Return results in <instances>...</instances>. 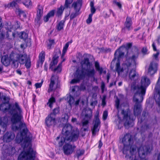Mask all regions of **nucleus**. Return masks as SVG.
I'll return each mask as SVG.
<instances>
[{
  "label": "nucleus",
  "instance_id": "obj_1",
  "mask_svg": "<svg viewBox=\"0 0 160 160\" xmlns=\"http://www.w3.org/2000/svg\"><path fill=\"white\" fill-rule=\"evenodd\" d=\"M0 109L4 112H8L11 115L10 118L12 123V129L13 131H19L16 138V142L19 143L23 142L24 144V149L26 145L28 144L32 136L24 122H21L22 116L21 108L17 102L11 105L8 103H3L1 104ZM36 152L29 145L28 149L24 150L19 155L18 160H34Z\"/></svg>",
  "mask_w": 160,
  "mask_h": 160
},
{
  "label": "nucleus",
  "instance_id": "obj_2",
  "mask_svg": "<svg viewBox=\"0 0 160 160\" xmlns=\"http://www.w3.org/2000/svg\"><path fill=\"white\" fill-rule=\"evenodd\" d=\"M62 136L61 138L58 137L56 138L58 140L59 147L63 146L64 153L67 155L72 154L76 148V146L70 142H74L78 139L79 131L78 128L72 129V126L70 124H66L63 127L62 132Z\"/></svg>",
  "mask_w": 160,
  "mask_h": 160
},
{
  "label": "nucleus",
  "instance_id": "obj_3",
  "mask_svg": "<svg viewBox=\"0 0 160 160\" xmlns=\"http://www.w3.org/2000/svg\"><path fill=\"white\" fill-rule=\"evenodd\" d=\"M82 70L81 71L77 70L74 75L75 78L72 79L71 84H74L79 82L84 78L85 76L88 78H94L96 71L93 67L89 61L88 58H84L81 62Z\"/></svg>",
  "mask_w": 160,
  "mask_h": 160
},
{
  "label": "nucleus",
  "instance_id": "obj_4",
  "mask_svg": "<svg viewBox=\"0 0 160 160\" xmlns=\"http://www.w3.org/2000/svg\"><path fill=\"white\" fill-rule=\"evenodd\" d=\"M135 140L134 137L130 133H127L124 135L122 140L123 145L122 152L124 154H127L129 150L132 155L136 151V146L133 145Z\"/></svg>",
  "mask_w": 160,
  "mask_h": 160
},
{
  "label": "nucleus",
  "instance_id": "obj_5",
  "mask_svg": "<svg viewBox=\"0 0 160 160\" xmlns=\"http://www.w3.org/2000/svg\"><path fill=\"white\" fill-rule=\"evenodd\" d=\"M138 54L137 53L127 59L125 63L122 64V68L120 65V61L117 62L116 64L115 70L118 74L119 75L123 72L127 73L129 69L132 67H134L136 64V60L138 58Z\"/></svg>",
  "mask_w": 160,
  "mask_h": 160
},
{
  "label": "nucleus",
  "instance_id": "obj_6",
  "mask_svg": "<svg viewBox=\"0 0 160 160\" xmlns=\"http://www.w3.org/2000/svg\"><path fill=\"white\" fill-rule=\"evenodd\" d=\"M150 79L146 76H143L142 77L141 83V86L133 85H132L131 90L135 94L137 95L141 94L142 97L145 95L146 88L150 84Z\"/></svg>",
  "mask_w": 160,
  "mask_h": 160
},
{
  "label": "nucleus",
  "instance_id": "obj_7",
  "mask_svg": "<svg viewBox=\"0 0 160 160\" xmlns=\"http://www.w3.org/2000/svg\"><path fill=\"white\" fill-rule=\"evenodd\" d=\"M82 3V0H77L72 2L71 8H73L74 12L71 13L70 18L72 20L80 14V11Z\"/></svg>",
  "mask_w": 160,
  "mask_h": 160
},
{
  "label": "nucleus",
  "instance_id": "obj_8",
  "mask_svg": "<svg viewBox=\"0 0 160 160\" xmlns=\"http://www.w3.org/2000/svg\"><path fill=\"white\" fill-rule=\"evenodd\" d=\"M137 95L139 97V99L140 100L142 101L143 100V97H142V95H138L137 94H134L133 98V101L134 102H136V103L134 105L133 112L134 115L135 116H137L139 115L142 111L141 105L138 103L139 98H136Z\"/></svg>",
  "mask_w": 160,
  "mask_h": 160
},
{
  "label": "nucleus",
  "instance_id": "obj_9",
  "mask_svg": "<svg viewBox=\"0 0 160 160\" xmlns=\"http://www.w3.org/2000/svg\"><path fill=\"white\" fill-rule=\"evenodd\" d=\"M122 114L124 115L123 120L125 121L124 126L125 127H132L133 125V121L134 120L132 114L129 115L127 112L122 110L121 112Z\"/></svg>",
  "mask_w": 160,
  "mask_h": 160
},
{
  "label": "nucleus",
  "instance_id": "obj_10",
  "mask_svg": "<svg viewBox=\"0 0 160 160\" xmlns=\"http://www.w3.org/2000/svg\"><path fill=\"white\" fill-rule=\"evenodd\" d=\"M101 122L99 118V112L97 111L94 116V119L93 121V127L91 129L92 134L95 136L97 132H98L100 126Z\"/></svg>",
  "mask_w": 160,
  "mask_h": 160
},
{
  "label": "nucleus",
  "instance_id": "obj_11",
  "mask_svg": "<svg viewBox=\"0 0 160 160\" xmlns=\"http://www.w3.org/2000/svg\"><path fill=\"white\" fill-rule=\"evenodd\" d=\"M45 123L48 127H54L57 124L55 116L53 115L52 113H50L46 118Z\"/></svg>",
  "mask_w": 160,
  "mask_h": 160
},
{
  "label": "nucleus",
  "instance_id": "obj_12",
  "mask_svg": "<svg viewBox=\"0 0 160 160\" xmlns=\"http://www.w3.org/2000/svg\"><path fill=\"white\" fill-rule=\"evenodd\" d=\"M137 59L136 60V61ZM136 62L135 66L134 67H132L130 69H129L127 73H126V75H128H128L129 78L132 81H135L137 80L139 78V75L138 72L136 70L133 69V68L136 67Z\"/></svg>",
  "mask_w": 160,
  "mask_h": 160
},
{
  "label": "nucleus",
  "instance_id": "obj_13",
  "mask_svg": "<svg viewBox=\"0 0 160 160\" xmlns=\"http://www.w3.org/2000/svg\"><path fill=\"white\" fill-rule=\"evenodd\" d=\"M158 67V63L153 61L150 64L148 70V73L151 75L154 74L157 71Z\"/></svg>",
  "mask_w": 160,
  "mask_h": 160
},
{
  "label": "nucleus",
  "instance_id": "obj_14",
  "mask_svg": "<svg viewBox=\"0 0 160 160\" xmlns=\"http://www.w3.org/2000/svg\"><path fill=\"white\" fill-rule=\"evenodd\" d=\"M15 137L14 134L11 132H8L3 135V140L4 142H9L12 140Z\"/></svg>",
  "mask_w": 160,
  "mask_h": 160
},
{
  "label": "nucleus",
  "instance_id": "obj_15",
  "mask_svg": "<svg viewBox=\"0 0 160 160\" xmlns=\"http://www.w3.org/2000/svg\"><path fill=\"white\" fill-rule=\"evenodd\" d=\"M122 47H120L114 53V58L112 62L113 63L116 59L117 61H119V59L123 57L124 55V52L121 50Z\"/></svg>",
  "mask_w": 160,
  "mask_h": 160
},
{
  "label": "nucleus",
  "instance_id": "obj_16",
  "mask_svg": "<svg viewBox=\"0 0 160 160\" xmlns=\"http://www.w3.org/2000/svg\"><path fill=\"white\" fill-rule=\"evenodd\" d=\"M132 21L131 18L127 17L124 23V27L122 29V30H124L125 29H126L128 31L131 30L132 29Z\"/></svg>",
  "mask_w": 160,
  "mask_h": 160
},
{
  "label": "nucleus",
  "instance_id": "obj_17",
  "mask_svg": "<svg viewBox=\"0 0 160 160\" xmlns=\"http://www.w3.org/2000/svg\"><path fill=\"white\" fill-rule=\"evenodd\" d=\"M19 2V0H13L12 2L4 4V6L5 8H14L17 6L18 3Z\"/></svg>",
  "mask_w": 160,
  "mask_h": 160
},
{
  "label": "nucleus",
  "instance_id": "obj_18",
  "mask_svg": "<svg viewBox=\"0 0 160 160\" xmlns=\"http://www.w3.org/2000/svg\"><path fill=\"white\" fill-rule=\"evenodd\" d=\"M8 122V119L6 116L0 117V125L3 128L6 129L7 127V124Z\"/></svg>",
  "mask_w": 160,
  "mask_h": 160
},
{
  "label": "nucleus",
  "instance_id": "obj_19",
  "mask_svg": "<svg viewBox=\"0 0 160 160\" xmlns=\"http://www.w3.org/2000/svg\"><path fill=\"white\" fill-rule=\"evenodd\" d=\"M18 58L19 61V62L21 64H24L25 63L28 59L27 55L26 54L19 55Z\"/></svg>",
  "mask_w": 160,
  "mask_h": 160
},
{
  "label": "nucleus",
  "instance_id": "obj_20",
  "mask_svg": "<svg viewBox=\"0 0 160 160\" xmlns=\"http://www.w3.org/2000/svg\"><path fill=\"white\" fill-rule=\"evenodd\" d=\"M94 66L96 70L99 72L100 75L102 73L105 74L106 73V71H103V68L102 67H100L99 63L98 61H96L95 62Z\"/></svg>",
  "mask_w": 160,
  "mask_h": 160
},
{
  "label": "nucleus",
  "instance_id": "obj_21",
  "mask_svg": "<svg viewBox=\"0 0 160 160\" xmlns=\"http://www.w3.org/2000/svg\"><path fill=\"white\" fill-rule=\"evenodd\" d=\"M1 61L2 63L6 66H8L10 63L9 58L6 56H4L2 57Z\"/></svg>",
  "mask_w": 160,
  "mask_h": 160
},
{
  "label": "nucleus",
  "instance_id": "obj_22",
  "mask_svg": "<svg viewBox=\"0 0 160 160\" xmlns=\"http://www.w3.org/2000/svg\"><path fill=\"white\" fill-rule=\"evenodd\" d=\"M65 8L62 6H61L57 9L56 15L58 17L61 16L62 13Z\"/></svg>",
  "mask_w": 160,
  "mask_h": 160
},
{
  "label": "nucleus",
  "instance_id": "obj_23",
  "mask_svg": "<svg viewBox=\"0 0 160 160\" xmlns=\"http://www.w3.org/2000/svg\"><path fill=\"white\" fill-rule=\"evenodd\" d=\"M45 52L44 51H42L39 55V60L41 64H42L45 60Z\"/></svg>",
  "mask_w": 160,
  "mask_h": 160
},
{
  "label": "nucleus",
  "instance_id": "obj_24",
  "mask_svg": "<svg viewBox=\"0 0 160 160\" xmlns=\"http://www.w3.org/2000/svg\"><path fill=\"white\" fill-rule=\"evenodd\" d=\"M41 16L37 15L35 20V24L36 26H39L41 23Z\"/></svg>",
  "mask_w": 160,
  "mask_h": 160
},
{
  "label": "nucleus",
  "instance_id": "obj_25",
  "mask_svg": "<svg viewBox=\"0 0 160 160\" xmlns=\"http://www.w3.org/2000/svg\"><path fill=\"white\" fill-rule=\"evenodd\" d=\"M65 21H61L57 25V29L60 31L63 29Z\"/></svg>",
  "mask_w": 160,
  "mask_h": 160
},
{
  "label": "nucleus",
  "instance_id": "obj_26",
  "mask_svg": "<svg viewBox=\"0 0 160 160\" xmlns=\"http://www.w3.org/2000/svg\"><path fill=\"white\" fill-rule=\"evenodd\" d=\"M43 8L42 6L38 5L37 9V15L41 16L43 14Z\"/></svg>",
  "mask_w": 160,
  "mask_h": 160
},
{
  "label": "nucleus",
  "instance_id": "obj_27",
  "mask_svg": "<svg viewBox=\"0 0 160 160\" xmlns=\"http://www.w3.org/2000/svg\"><path fill=\"white\" fill-rule=\"evenodd\" d=\"M55 102V98L53 97H52L48 100V102L47 103V104L48 105V106L49 107L51 108H52V105L53 103Z\"/></svg>",
  "mask_w": 160,
  "mask_h": 160
},
{
  "label": "nucleus",
  "instance_id": "obj_28",
  "mask_svg": "<svg viewBox=\"0 0 160 160\" xmlns=\"http://www.w3.org/2000/svg\"><path fill=\"white\" fill-rule=\"evenodd\" d=\"M69 42H67L64 47L62 50V52L61 56L62 58H63L65 55V53L66 52L67 49L68 48Z\"/></svg>",
  "mask_w": 160,
  "mask_h": 160
},
{
  "label": "nucleus",
  "instance_id": "obj_29",
  "mask_svg": "<svg viewBox=\"0 0 160 160\" xmlns=\"http://www.w3.org/2000/svg\"><path fill=\"white\" fill-rule=\"evenodd\" d=\"M19 37L20 38L25 40L28 38V35L25 32H22L19 34Z\"/></svg>",
  "mask_w": 160,
  "mask_h": 160
},
{
  "label": "nucleus",
  "instance_id": "obj_30",
  "mask_svg": "<svg viewBox=\"0 0 160 160\" xmlns=\"http://www.w3.org/2000/svg\"><path fill=\"white\" fill-rule=\"evenodd\" d=\"M73 0H65L64 7L68 8L69 7L70 5L72 2Z\"/></svg>",
  "mask_w": 160,
  "mask_h": 160
},
{
  "label": "nucleus",
  "instance_id": "obj_31",
  "mask_svg": "<svg viewBox=\"0 0 160 160\" xmlns=\"http://www.w3.org/2000/svg\"><path fill=\"white\" fill-rule=\"evenodd\" d=\"M54 84V82L52 80V78L51 79L50 82L49 84V88L48 90V92H50L52 91L53 89V85Z\"/></svg>",
  "mask_w": 160,
  "mask_h": 160
},
{
  "label": "nucleus",
  "instance_id": "obj_32",
  "mask_svg": "<svg viewBox=\"0 0 160 160\" xmlns=\"http://www.w3.org/2000/svg\"><path fill=\"white\" fill-rule=\"evenodd\" d=\"M55 44L54 40H49L47 42V48L48 49H50L52 46H53Z\"/></svg>",
  "mask_w": 160,
  "mask_h": 160
},
{
  "label": "nucleus",
  "instance_id": "obj_33",
  "mask_svg": "<svg viewBox=\"0 0 160 160\" xmlns=\"http://www.w3.org/2000/svg\"><path fill=\"white\" fill-rule=\"evenodd\" d=\"M84 152V151L83 150L78 149L76 152V156L77 158H78L80 156L82 155Z\"/></svg>",
  "mask_w": 160,
  "mask_h": 160
},
{
  "label": "nucleus",
  "instance_id": "obj_34",
  "mask_svg": "<svg viewBox=\"0 0 160 160\" xmlns=\"http://www.w3.org/2000/svg\"><path fill=\"white\" fill-rule=\"evenodd\" d=\"M92 111H91L90 113L88 114H86L85 115L84 118L83 119L84 120H88L89 122L92 117Z\"/></svg>",
  "mask_w": 160,
  "mask_h": 160
},
{
  "label": "nucleus",
  "instance_id": "obj_35",
  "mask_svg": "<svg viewBox=\"0 0 160 160\" xmlns=\"http://www.w3.org/2000/svg\"><path fill=\"white\" fill-rule=\"evenodd\" d=\"M68 102L70 105L74 103V99L71 95H69L68 97Z\"/></svg>",
  "mask_w": 160,
  "mask_h": 160
},
{
  "label": "nucleus",
  "instance_id": "obj_36",
  "mask_svg": "<svg viewBox=\"0 0 160 160\" xmlns=\"http://www.w3.org/2000/svg\"><path fill=\"white\" fill-rule=\"evenodd\" d=\"M147 114L146 112H143L141 117L139 118H138V122H140V123H141L145 119L146 116Z\"/></svg>",
  "mask_w": 160,
  "mask_h": 160
},
{
  "label": "nucleus",
  "instance_id": "obj_37",
  "mask_svg": "<svg viewBox=\"0 0 160 160\" xmlns=\"http://www.w3.org/2000/svg\"><path fill=\"white\" fill-rule=\"evenodd\" d=\"M112 3L114 5L118 6L119 9H121L122 8V4L120 2H117L116 0H114L112 1Z\"/></svg>",
  "mask_w": 160,
  "mask_h": 160
},
{
  "label": "nucleus",
  "instance_id": "obj_38",
  "mask_svg": "<svg viewBox=\"0 0 160 160\" xmlns=\"http://www.w3.org/2000/svg\"><path fill=\"white\" fill-rule=\"evenodd\" d=\"M65 61V59H63L61 63H59L57 68H54L53 70L54 71H57L58 72H60L61 71V68L62 66V63Z\"/></svg>",
  "mask_w": 160,
  "mask_h": 160
},
{
  "label": "nucleus",
  "instance_id": "obj_39",
  "mask_svg": "<svg viewBox=\"0 0 160 160\" xmlns=\"http://www.w3.org/2000/svg\"><path fill=\"white\" fill-rule=\"evenodd\" d=\"M23 3L27 7H28L32 5L31 1L30 0H25L23 1Z\"/></svg>",
  "mask_w": 160,
  "mask_h": 160
},
{
  "label": "nucleus",
  "instance_id": "obj_40",
  "mask_svg": "<svg viewBox=\"0 0 160 160\" xmlns=\"http://www.w3.org/2000/svg\"><path fill=\"white\" fill-rule=\"evenodd\" d=\"M159 54V52L158 51H157V52L155 54H153L152 55L153 60H156V61H158V56Z\"/></svg>",
  "mask_w": 160,
  "mask_h": 160
},
{
  "label": "nucleus",
  "instance_id": "obj_41",
  "mask_svg": "<svg viewBox=\"0 0 160 160\" xmlns=\"http://www.w3.org/2000/svg\"><path fill=\"white\" fill-rule=\"evenodd\" d=\"M58 62V59L53 58L52 61L51 62L50 64V68L52 69V67L56 64Z\"/></svg>",
  "mask_w": 160,
  "mask_h": 160
},
{
  "label": "nucleus",
  "instance_id": "obj_42",
  "mask_svg": "<svg viewBox=\"0 0 160 160\" xmlns=\"http://www.w3.org/2000/svg\"><path fill=\"white\" fill-rule=\"evenodd\" d=\"M19 65V62L17 60H14L13 61L12 63V67L15 68H17Z\"/></svg>",
  "mask_w": 160,
  "mask_h": 160
},
{
  "label": "nucleus",
  "instance_id": "obj_43",
  "mask_svg": "<svg viewBox=\"0 0 160 160\" xmlns=\"http://www.w3.org/2000/svg\"><path fill=\"white\" fill-rule=\"evenodd\" d=\"M59 112V107H57L54 108L53 110V115L55 116V115L58 114Z\"/></svg>",
  "mask_w": 160,
  "mask_h": 160
},
{
  "label": "nucleus",
  "instance_id": "obj_44",
  "mask_svg": "<svg viewBox=\"0 0 160 160\" xmlns=\"http://www.w3.org/2000/svg\"><path fill=\"white\" fill-rule=\"evenodd\" d=\"M55 10H53L49 12L47 14L49 18H50L51 17H53L55 13Z\"/></svg>",
  "mask_w": 160,
  "mask_h": 160
},
{
  "label": "nucleus",
  "instance_id": "obj_45",
  "mask_svg": "<svg viewBox=\"0 0 160 160\" xmlns=\"http://www.w3.org/2000/svg\"><path fill=\"white\" fill-rule=\"evenodd\" d=\"M61 54V52L59 50H58V51L54 54V56L53 58H55L58 59L59 58V55Z\"/></svg>",
  "mask_w": 160,
  "mask_h": 160
},
{
  "label": "nucleus",
  "instance_id": "obj_46",
  "mask_svg": "<svg viewBox=\"0 0 160 160\" xmlns=\"http://www.w3.org/2000/svg\"><path fill=\"white\" fill-rule=\"evenodd\" d=\"M19 14L20 16H22L24 18L27 17V12L22 10L19 11Z\"/></svg>",
  "mask_w": 160,
  "mask_h": 160
},
{
  "label": "nucleus",
  "instance_id": "obj_47",
  "mask_svg": "<svg viewBox=\"0 0 160 160\" xmlns=\"http://www.w3.org/2000/svg\"><path fill=\"white\" fill-rule=\"evenodd\" d=\"M92 14H89L88 17L86 20L87 23L89 24L92 21Z\"/></svg>",
  "mask_w": 160,
  "mask_h": 160
},
{
  "label": "nucleus",
  "instance_id": "obj_48",
  "mask_svg": "<svg viewBox=\"0 0 160 160\" xmlns=\"http://www.w3.org/2000/svg\"><path fill=\"white\" fill-rule=\"evenodd\" d=\"M108 116V112L107 111H104L103 113L102 118L103 120H105L107 119V116Z\"/></svg>",
  "mask_w": 160,
  "mask_h": 160
},
{
  "label": "nucleus",
  "instance_id": "obj_49",
  "mask_svg": "<svg viewBox=\"0 0 160 160\" xmlns=\"http://www.w3.org/2000/svg\"><path fill=\"white\" fill-rule=\"evenodd\" d=\"M25 42L26 43V46H30L31 45V40L29 38H27L24 40Z\"/></svg>",
  "mask_w": 160,
  "mask_h": 160
},
{
  "label": "nucleus",
  "instance_id": "obj_50",
  "mask_svg": "<svg viewBox=\"0 0 160 160\" xmlns=\"http://www.w3.org/2000/svg\"><path fill=\"white\" fill-rule=\"evenodd\" d=\"M25 66L28 68H29L31 66L30 62L29 61L28 59L25 62Z\"/></svg>",
  "mask_w": 160,
  "mask_h": 160
},
{
  "label": "nucleus",
  "instance_id": "obj_51",
  "mask_svg": "<svg viewBox=\"0 0 160 160\" xmlns=\"http://www.w3.org/2000/svg\"><path fill=\"white\" fill-rule=\"evenodd\" d=\"M42 81L40 83H37L35 84V86L36 88H39L41 87L42 86Z\"/></svg>",
  "mask_w": 160,
  "mask_h": 160
},
{
  "label": "nucleus",
  "instance_id": "obj_52",
  "mask_svg": "<svg viewBox=\"0 0 160 160\" xmlns=\"http://www.w3.org/2000/svg\"><path fill=\"white\" fill-rule=\"evenodd\" d=\"M115 105L117 109L118 110L119 105V100L118 98H117L116 100L115 101Z\"/></svg>",
  "mask_w": 160,
  "mask_h": 160
},
{
  "label": "nucleus",
  "instance_id": "obj_53",
  "mask_svg": "<svg viewBox=\"0 0 160 160\" xmlns=\"http://www.w3.org/2000/svg\"><path fill=\"white\" fill-rule=\"evenodd\" d=\"M5 37V35L2 32H0V41L3 40Z\"/></svg>",
  "mask_w": 160,
  "mask_h": 160
},
{
  "label": "nucleus",
  "instance_id": "obj_54",
  "mask_svg": "<svg viewBox=\"0 0 160 160\" xmlns=\"http://www.w3.org/2000/svg\"><path fill=\"white\" fill-rule=\"evenodd\" d=\"M106 98V96H104L103 97V98L102 99V104L103 106H104L106 104V102H105Z\"/></svg>",
  "mask_w": 160,
  "mask_h": 160
},
{
  "label": "nucleus",
  "instance_id": "obj_55",
  "mask_svg": "<svg viewBox=\"0 0 160 160\" xmlns=\"http://www.w3.org/2000/svg\"><path fill=\"white\" fill-rule=\"evenodd\" d=\"M89 122L88 120H83V121L82 122V125L83 126H86L88 123Z\"/></svg>",
  "mask_w": 160,
  "mask_h": 160
},
{
  "label": "nucleus",
  "instance_id": "obj_56",
  "mask_svg": "<svg viewBox=\"0 0 160 160\" xmlns=\"http://www.w3.org/2000/svg\"><path fill=\"white\" fill-rule=\"evenodd\" d=\"M148 50L146 48H143L142 50V53L144 54H147Z\"/></svg>",
  "mask_w": 160,
  "mask_h": 160
},
{
  "label": "nucleus",
  "instance_id": "obj_57",
  "mask_svg": "<svg viewBox=\"0 0 160 160\" xmlns=\"http://www.w3.org/2000/svg\"><path fill=\"white\" fill-rule=\"evenodd\" d=\"M91 13L90 14H92V15L94 13L96 12V9L94 8H91Z\"/></svg>",
  "mask_w": 160,
  "mask_h": 160
},
{
  "label": "nucleus",
  "instance_id": "obj_58",
  "mask_svg": "<svg viewBox=\"0 0 160 160\" xmlns=\"http://www.w3.org/2000/svg\"><path fill=\"white\" fill-rule=\"evenodd\" d=\"M49 18L47 15L43 17L44 21L45 22H47L48 21Z\"/></svg>",
  "mask_w": 160,
  "mask_h": 160
},
{
  "label": "nucleus",
  "instance_id": "obj_59",
  "mask_svg": "<svg viewBox=\"0 0 160 160\" xmlns=\"http://www.w3.org/2000/svg\"><path fill=\"white\" fill-rule=\"evenodd\" d=\"M152 47L154 51H157L156 47L155 44L154 42H153L152 45Z\"/></svg>",
  "mask_w": 160,
  "mask_h": 160
},
{
  "label": "nucleus",
  "instance_id": "obj_60",
  "mask_svg": "<svg viewBox=\"0 0 160 160\" xmlns=\"http://www.w3.org/2000/svg\"><path fill=\"white\" fill-rule=\"evenodd\" d=\"M105 85L104 83L103 82H102L101 84V88L102 90V92H103L104 90V89L105 88Z\"/></svg>",
  "mask_w": 160,
  "mask_h": 160
},
{
  "label": "nucleus",
  "instance_id": "obj_61",
  "mask_svg": "<svg viewBox=\"0 0 160 160\" xmlns=\"http://www.w3.org/2000/svg\"><path fill=\"white\" fill-rule=\"evenodd\" d=\"M132 46V44L131 43H127L126 46V48L127 49H128L131 48Z\"/></svg>",
  "mask_w": 160,
  "mask_h": 160
},
{
  "label": "nucleus",
  "instance_id": "obj_62",
  "mask_svg": "<svg viewBox=\"0 0 160 160\" xmlns=\"http://www.w3.org/2000/svg\"><path fill=\"white\" fill-rule=\"evenodd\" d=\"M17 73L20 75H21L22 74V72L21 70L18 69L16 71Z\"/></svg>",
  "mask_w": 160,
  "mask_h": 160
},
{
  "label": "nucleus",
  "instance_id": "obj_63",
  "mask_svg": "<svg viewBox=\"0 0 160 160\" xmlns=\"http://www.w3.org/2000/svg\"><path fill=\"white\" fill-rule=\"evenodd\" d=\"M110 77V74L109 73H108L107 74V82H109V80Z\"/></svg>",
  "mask_w": 160,
  "mask_h": 160
},
{
  "label": "nucleus",
  "instance_id": "obj_64",
  "mask_svg": "<svg viewBox=\"0 0 160 160\" xmlns=\"http://www.w3.org/2000/svg\"><path fill=\"white\" fill-rule=\"evenodd\" d=\"M90 6L91 8H94V3L93 2H90Z\"/></svg>",
  "mask_w": 160,
  "mask_h": 160
}]
</instances>
